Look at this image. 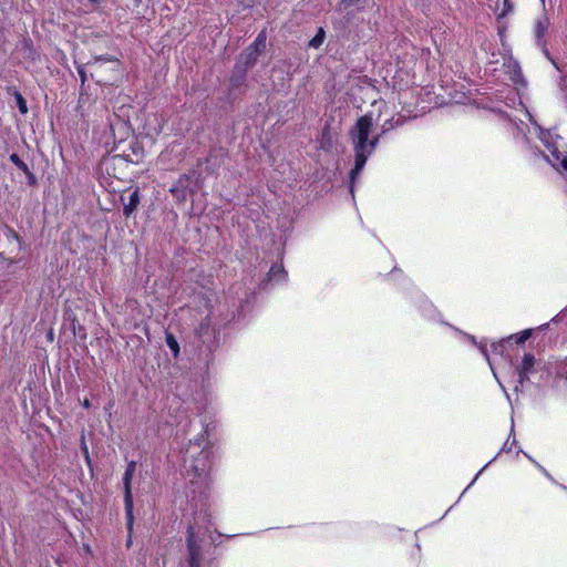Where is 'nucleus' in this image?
I'll return each mask as SVG.
<instances>
[{
	"mask_svg": "<svg viewBox=\"0 0 567 567\" xmlns=\"http://www.w3.org/2000/svg\"><path fill=\"white\" fill-rule=\"evenodd\" d=\"M78 73H79V75H80V78H81V82H82V84H84V83H85V81L87 80V76H86L85 69H84V66H83V65H81V66H79V68H78Z\"/></svg>",
	"mask_w": 567,
	"mask_h": 567,
	"instance_id": "nucleus-19",
	"label": "nucleus"
},
{
	"mask_svg": "<svg viewBox=\"0 0 567 567\" xmlns=\"http://www.w3.org/2000/svg\"><path fill=\"white\" fill-rule=\"evenodd\" d=\"M540 1H542L543 4L545 3V0H540Z\"/></svg>",
	"mask_w": 567,
	"mask_h": 567,
	"instance_id": "nucleus-24",
	"label": "nucleus"
},
{
	"mask_svg": "<svg viewBox=\"0 0 567 567\" xmlns=\"http://www.w3.org/2000/svg\"><path fill=\"white\" fill-rule=\"evenodd\" d=\"M136 463L134 461L130 462L125 473L123 475V485H124V507L127 520V528L132 530L133 528V496L131 491V482L135 472Z\"/></svg>",
	"mask_w": 567,
	"mask_h": 567,
	"instance_id": "nucleus-3",
	"label": "nucleus"
},
{
	"mask_svg": "<svg viewBox=\"0 0 567 567\" xmlns=\"http://www.w3.org/2000/svg\"><path fill=\"white\" fill-rule=\"evenodd\" d=\"M90 405H91V404H90V401H89L87 399H85V400L83 401V406H84L85 409H89V408H90Z\"/></svg>",
	"mask_w": 567,
	"mask_h": 567,
	"instance_id": "nucleus-22",
	"label": "nucleus"
},
{
	"mask_svg": "<svg viewBox=\"0 0 567 567\" xmlns=\"http://www.w3.org/2000/svg\"><path fill=\"white\" fill-rule=\"evenodd\" d=\"M186 542L188 550V567H202V539L198 538L197 530L194 525H189L187 528Z\"/></svg>",
	"mask_w": 567,
	"mask_h": 567,
	"instance_id": "nucleus-2",
	"label": "nucleus"
},
{
	"mask_svg": "<svg viewBox=\"0 0 567 567\" xmlns=\"http://www.w3.org/2000/svg\"><path fill=\"white\" fill-rule=\"evenodd\" d=\"M166 344L169 350L173 352L174 357H178L179 354V346L176 338L172 333H166L165 338Z\"/></svg>",
	"mask_w": 567,
	"mask_h": 567,
	"instance_id": "nucleus-11",
	"label": "nucleus"
},
{
	"mask_svg": "<svg viewBox=\"0 0 567 567\" xmlns=\"http://www.w3.org/2000/svg\"><path fill=\"white\" fill-rule=\"evenodd\" d=\"M321 43H322V38H319L318 35H317V37H315V38L311 40V42H310V44H311L312 47H315V48H318Z\"/></svg>",
	"mask_w": 567,
	"mask_h": 567,
	"instance_id": "nucleus-20",
	"label": "nucleus"
},
{
	"mask_svg": "<svg viewBox=\"0 0 567 567\" xmlns=\"http://www.w3.org/2000/svg\"><path fill=\"white\" fill-rule=\"evenodd\" d=\"M511 80L514 81L515 83H518V82H520L523 80L522 70H520V66L517 63L513 64V71H512Z\"/></svg>",
	"mask_w": 567,
	"mask_h": 567,
	"instance_id": "nucleus-13",
	"label": "nucleus"
},
{
	"mask_svg": "<svg viewBox=\"0 0 567 567\" xmlns=\"http://www.w3.org/2000/svg\"><path fill=\"white\" fill-rule=\"evenodd\" d=\"M549 27V19L546 14L539 17L534 24V35L538 45L545 47V34Z\"/></svg>",
	"mask_w": 567,
	"mask_h": 567,
	"instance_id": "nucleus-6",
	"label": "nucleus"
},
{
	"mask_svg": "<svg viewBox=\"0 0 567 567\" xmlns=\"http://www.w3.org/2000/svg\"><path fill=\"white\" fill-rule=\"evenodd\" d=\"M501 347H502V344L493 346V348H494V350H495V351H498V348H501Z\"/></svg>",
	"mask_w": 567,
	"mask_h": 567,
	"instance_id": "nucleus-23",
	"label": "nucleus"
},
{
	"mask_svg": "<svg viewBox=\"0 0 567 567\" xmlns=\"http://www.w3.org/2000/svg\"><path fill=\"white\" fill-rule=\"evenodd\" d=\"M285 275V269L282 266H272L268 272V276H269V279L272 280V279H276L277 277L279 276H284Z\"/></svg>",
	"mask_w": 567,
	"mask_h": 567,
	"instance_id": "nucleus-14",
	"label": "nucleus"
},
{
	"mask_svg": "<svg viewBox=\"0 0 567 567\" xmlns=\"http://www.w3.org/2000/svg\"><path fill=\"white\" fill-rule=\"evenodd\" d=\"M104 62H110L113 65L112 70L116 71V68L118 65L117 61L113 60V59H106L104 56H95L93 59V61H91L86 64V66H89L91 69V76L97 78V80H96L97 83H107V81H109L106 79H100L101 71H102L101 69H102Z\"/></svg>",
	"mask_w": 567,
	"mask_h": 567,
	"instance_id": "nucleus-5",
	"label": "nucleus"
},
{
	"mask_svg": "<svg viewBox=\"0 0 567 567\" xmlns=\"http://www.w3.org/2000/svg\"><path fill=\"white\" fill-rule=\"evenodd\" d=\"M10 161L23 173L29 169L28 165L16 153L10 155Z\"/></svg>",
	"mask_w": 567,
	"mask_h": 567,
	"instance_id": "nucleus-12",
	"label": "nucleus"
},
{
	"mask_svg": "<svg viewBox=\"0 0 567 567\" xmlns=\"http://www.w3.org/2000/svg\"><path fill=\"white\" fill-rule=\"evenodd\" d=\"M529 337H530V330H525L522 332V334L516 337V342L524 343Z\"/></svg>",
	"mask_w": 567,
	"mask_h": 567,
	"instance_id": "nucleus-18",
	"label": "nucleus"
},
{
	"mask_svg": "<svg viewBox=\"0 0 567 567\" xmlns=\"http://www.w3.org/2000/svg\"><path fill=\"white\" fill-rule=\"evenodd\" d=\"M535 364V357L530 353H526L523 357L522 365L518 371V381L523 384L526 380H528V374L533 370Z\"/></svg>",
	"mask_w": 567,
	"mask_h": 567,
	"instance_id": "nucleus-7",
	"label": "nucleus"
},
{
	"mask_svg": "<svg viewBox=\"0 0 567 567\" xmlns=\"http://www.w3.org/2000/svg\"><path fill=\"white\" fill-rule=\"evenodd\" d=\"M402 124H403V121L400 118H398V120H394L393 117L389 118L382 124L381 132L379 134H381V136H382L383 134H386L388 132L394 130L395 127H398Z\"/></svg>",
	"mask_w": 567,
	"mask_h": 567,
	"instance_id": "nucleus-10",
	"label": "nucleus"
},
{
	"mask_svg": "<svg viewBox=\"0 0 567 567\" xmlns=\"http://www.w3.org/2000/svg\"><path fill=\"white\" fill-rule=\"evenodd\" d=\"M16 100H17V105H18L21 114H25L28 112V106H27V101L24 100V97L18 92V93H16Z\"/></svg>",
	"mask_w": 567,
	"mask_h": 567,
	"instance_id": "nucleus-15",
	"label": "nucleus"
},
{
	"mask_svg": "<svg viewBox=\"0 0 567 567\" xmlns=\"http://www.w3.org/2000/svg\"><path fill=\"white\" fill-rule=\"evenodd\" d=\"M258 54L246 49L236 62V72L239 73V80H245L249 69H251L258 60Z\"/></svg>",
	"mask_w": 567,
	"mask_h": 567,
	"instance_id": "nucleus-4",
	"label": "nucleus"
},
{
	"mask_svg": "<svg viewBox=\"0 0 567 567\" xmlns=\"http://www.w3.org/2000/svg\"><path fill=\"white\" fill-rule=\"evenodd\" d=\"M140 204V190L136 188L128 197V203L124 205L123 214L130 217Z\"/></svg>",
	"mask_w": 567,
	"mask_h": 567,
	"instance_id": "nucleus-8",
	"label": "nucleus"
},
{
	"mask_svg": "<svg viewBox=\"0 0 567 567\" xmlns=\"http://www.w3.org/2000/svg\"><path fill=\"white\" fill-rule=\"evenodd\" d=\"M560 167L561 169L567 173V158H564L561 162H560Z\"/></svg>",
	"mask_w": 567,
	"mask_h": 567,
	"instance_id": "nucleus-21",
	"label": "nucleus"
},
{
	"mask_svg": "<svg viewBox=\"0 0 567 567\" xmlns=\"http://www.w3.org/2000/svg\"><path fill=\"white\" fill-rule=\"evenodd\" d=\"M373 122L372 113H367L357 120L348 133L354 152V167L350 173L351 190L355 178L363 169L368 158L374 153L381 138V134L369 137L373 128Z\"/></svg>",
	"mask_w": 567,
	"mask_h": 567,
	"instance_id": "nucleus-1",
	"label": "nucleus"
},
{
	"mask_svg": "<svg viewBox=\"0 0 567 567\" xmlns=\"http://www.w3.org/2000/svg\"><path fill=\"white\" fill-rule=\"evenodd\" d=\"M25 176H27V179H28V184L31 185V186H34L37 185V177L35 175L30 171L28 169L27 172H24Z\"/></svg>",
	"mask_w": 567,
	"mask_h": 567,
	"instance_id": "nucleus-17",
	"label": "nucleus"
},
{
	"mask_svg": "<svg viewBox=\"0 0 567 567\" xmlns=\"http://www.w3.org/2000/svg\"><path fill=\"white\" fill-rule=\"evenodd\" d=\"M266 41L267 34L266 31L262 30L261 32H259L255 41L247 49L260 55L266 49Z\"/></svg>",
	"mask_w": 567,
	"mask_h": 567,
	"instance_id": "nucleus-9",
	"label": "nucleus"
},
{
	"mask_svg": "<svg viewBox=\"0 0 567 567\" xmlns=\"http://www.w3.org/2000/svg\"><path fill=\"white\" fill-rule=\"evenodd\" d=\"M245 80H239V73L236 72V66L234 68V73L230 78L231 86L236 87L244 83Z\"/></svg>",
	"mask_w": 567,
	"mask_h": 567,
	"instance_id": "nucleus-16",
	"label": "nucleus"
}]
</instances>
